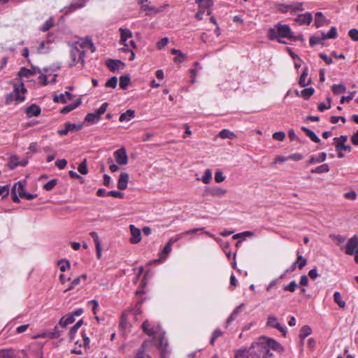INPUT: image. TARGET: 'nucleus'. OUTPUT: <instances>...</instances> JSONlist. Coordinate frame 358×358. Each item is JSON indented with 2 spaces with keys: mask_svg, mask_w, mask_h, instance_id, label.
Segmentation results:
<instances>
[{
  "mask_svg": "<svg viewBox=\"0 0 358 358\" xmlns=\"http://www.w3.org/2000/svg\"><path fill=\"white\" fill-rule=\"evenodd\" d=\"M264 341L261 337L251 345L248 349L250 358H268L272 356V353L269 352Z\"/></svg>",
  "mask_w": 358,
  "mask_h": 358,
  "instance_id": "obj_1",
  "label": "nucleus"
},
{
  "mask_svg": "<svg viewBox=\"0 0 358 358\" xmlns=\"http://www.w3.org/2000/svg\"><path fill=\"white\" fill-rule=\"evenodd\" d=\"M268 36L271 40L278 39L280 43H283L282 38H293L292 31L287 24H277L275 27L270 28Z\"/></svg>",
  "mask_w": 358,
  "mask_h": 358,
  "instance_id": "obj_2",
  "label": "nucleus"
},
{
  "mask_svg": "<svg viewBox=\"0 0 358 358\" xmlns=\"http://www.w3.org/2000/svg\"><path fill=\"white\" fill-rule=\"evenodd\" d=\"M70 61L69 66H74L80 61L84 62L85 52L83 50L74 46L73 44L70 45Z\"/></svg>",
  "mask_w": 358,
  "mask_h": 358,
  "instance_id": "obj_3",
  "label": "nucleus"
},
{
  "mask_svg": "<svg viewBox=\"0 0 358 358\" xmlns=\"http://www.w3.org/2000/svg\"><path fill=\"white\" fill-rule=\"evenodd\" d=\"M108 106V103H103L94 113H88L85 121L90 124L97 123L101 119V115L106 111Z\"/></svg>",
  "mask_w": 358,
  "mask_h": 358,
  "instance_id": "obj_4",
  "label": "nucleus"
},
{
  "mask_svg": "<svg viewBox=\"0 0 358 358\" xmlns=\"http://www.w3.org/2000/svg\"><path fill=\"white\" fill-rule=\"evenodd\" d=\"M266 324L271 327L277 329L283 334V336L286 335V327L280 324V323L278 322V317L275 315H268Z\"/></svg>",
  "mask_w": 358,
  "mask_h": 358,
  "instance_id": "obj_5",
  "label": "nucleus"
},
{
  "mask_svg": "<svg viewBox=\"0 0 358 358\" xmlns=\"http://www.w3.org/2000/svg\"><path fill=\"white\" fill-rule=\"evenodd\" d=\"M357 251H358V236L355 235L348 240L345 245V253L352 255Z\"/></svg>",
  "mask_w": 358,
  "mask_h": 358,
  "instance_id": "obj_6",
  "label": "nucleus"
},
{
  "mask_svg": "<svg viewBox=\"0 0 358 358\" xmlns=\"http://www.w3.org/2000/svg\"><path fill=\"white\" fill-rule=\"evenodd\" d=\"M114 157L119 165H126L128 163V157L124 147L120 148L114 152Z\"/></svg>",
  "mask_w": 358,
  "mask_h": 358,
  "instance_id": "obj_7",
  "label": "nucleus"
},
{
  "mask_svg": "<svg viewBox=\"0 0 358 358\" xmlns=\"http://www.w3.org/2000/svg\"><path fill=\"white\" fill-rule=\"evenodd\" d=\"M74 46L78 47V48H80L83 50V49L85 48H90L92 50V52L94 51V47L92 42V41L88 38H80L78 41L74 42L72 43Z\"/></svg>",
  "mask_w": 358,
  "mask_h": 358,
  "instance_id": "obj_8",
  "label": "nucleus"
},
{
  "mask_svg": "<svg viewBox=\"0 0 358 358\" xmlns=\"http://www.w3.org/2000/svg\"><path fill=\"white\" fill-rule=\"evenodd\" d=\"M262 340H264V341L266 342V348L270 351L271 350H275L277 352H282L283 350L282 346L278 343L276 341L266 338V337H262Z\"/></svg>",
  "mask_w": 358,
  "mask_h": 358,
  "instance_id": "obj_9",
  "label": "nucleus"
},
{
  "mask_svg": "<svg viewBox=\"0 0 358 358\" xmlns=\"http://www.w3.org/2000/svg\"><path fill=\"white\" fill-rule=\"evenodd\" d=\"M130 232H131V238L130 242L132 244H136L141 241V230L135 227L134 224H131L129 226Z\"/></svg>",
  "mask_w": 358,
  "mask_h": 358,
  "instance_id": "obj_10",
  "label": "nucleus"
},
{
  "mask_svg": "<svg viewBox=\"0 0 358 358\" xmlns=\"http://www.w3.org/2000/svg\"><path fill=\"white\" fill-rule=\"evenodd\" d=\"M129 178V177L127 173L122 172L119 176L117 182V188L120 190L125 189L127 187Z\"/></svg>",
  "mask_w": 358,
  "mask_h": 358,
  "instance_id": "obj_11",
  "label": "nucleus"
},
{
  "mask_svg": "<svg viewBox=\"0 0 358 358\" xmlns=\"http://www.w3.org/2000/svg\"><path fill=\"white\" fill-rule=\"evenodd\" d=\"M166 6H168V5L164 4L159 8H156L155 6H150L148 3H146L141 6V8L147 12V15H150L152 13H157L162 12Z\"/></svg>",
  "mask_w": 358,
  "mask_h": 358,
  "instance_id": "obj_12",
  "label": "nucleus"
},
{
  "mask_svg": "<svg viewBox=\"0 0 358 358\" xmlns=\"http://www.w3.org/2000/svg\"><path fill=\"white\" fill-rule=\"evenodd\" d=\"M120 43L126 47H128V44L126 43L128 38L132 37L131 31L128 29L120 28Z\"/></svg>",
  "mask_w": 358,
  "mask_h": 358,
  "instance_id": "obj_13",
  "label": "nucleus"
},
{
  "mask_svg": "<svg viewBox=\"0 0 358 358\" xmlns=\"http://www.w3.org/2000/svg\"><path fill=\"white\" fill-rule=\"evenodd\" d=\"M195 2L199 4V8L207 10V15L211 14L209 8L213 6V0H196Z\"/></svg>",
  "mask_w": 358,
  "mask_h": 358,
  "instance_id": "obj_14",
  "label": "nucleus"
},
{
  "mask_svg": "<svg viewBox=\"0 0 358 358\" xmlns=\"http://www.w3.org/2000/svg\"><path fill=\"white\" fill-rule=\"evenodd\" d=\"M73 98V95L69 92H65L59 95H55L53 100L55 102L66 103L67 101L71 100Z\"/></svg>",
  "mask_w": 358,
  "mask_h": 358,
  "instance_id": "obj_15",
  "label": "nucleus"
},
{
  "mask_svg": "<svg viewBox=\"0 0 358 358\" xmlns=\"http://www.w3.org/2000/svg\"><path fill=\"white\" fill-rule=\"evenodd\" d=\"M12 192L15 194H18L20 197H24V195H25L26 193L22 182H16L13 187Z\"/></svg>",
  "mask_w": 358,
  "mask_h": 358,
  "instance_id": "obj_16",
  "label": "nucleus"
},
{
  "mask_svg": "<svg viewBox=\"0 0 358 358\" xmlns=\"http://www.w3.org/2000/svg\"><path fill=\"white\" fill-rule=\"evenodd\" d=\"M85 4V0H78V2H72L69 6L66 8V12L70 13L76 9L83 8Z\"/></svg>",
  "mask_w": 358,
  "mask_h": 358,
  "instance_id": "obj_17",
  "label": "nucleus"
},
{
  "mask_svg": "<svg viewBox=\"0 0 358 358\" xmlns=\"http://www.w3.org/2000/svg\"><path fill=\"white\" fill-rule=\"evenodd\" d=\"M106 65L111 71L115 72L123 66V63L120 60L109 59L106 62Z\"/></svg>",
  "mask_w": 358,
  "mask_h": 358,
  "instance_id": "obj_18",
  "label": "nucleus"
},
{
  "mask_svg": "<svg viewBox=\"0 0 358 358\" xmlns=\"http://www.w3.org/2000/svg\"><path fill=\"white\" fill-rule=\"evenodd\" d=\"M20 90L22 94L24 93V92H26V89L24 88L22 84L20 86L15 85L13 94L15 96L16 100L22 101L24 100V96L20 95Z\"/></svg>",
  "mask_w": 358,
  "mask_h": 358,
  "instance_id": "obj_19",
  "label": "nucleus"
},
{
  "mask_svg": "<svg viewBox=\"0 0 358 358\" xmlns=\"http://www.w3.org/2000/svg\"><path fill=\"white\" fill-rule=\"evenodd\" d=\"M312 19L313 18H312L311 14L309 13H306L305 14L299 15L297 17V18L296 19V21L298 22L301 24H309L311 22Z\"/></svg>",
  "mask_w": 358,
  "mask_h": 358,
  "instance_id": "obj_20",
  "label": "nucleus"
},
{
  "mask_svg": "<svg viewBox=\"0 0 358 358\" xmlns=\"http://www.w3.org/2000/svg\"><path fill=\"white\" fill-rule=\"evenodd\" d=\"M75 321V317H73V315L68 314L64 316H63L60 320H59V324L63 327H66L67 325L73 323Z\"/></svg>",
  "mask_w": 358,
  "mask_h": 358,
  "instance_id": "obj_21",
  "label": "nucleus"
},
{
  "mask_svg": "<svg viewBox=\"0 0 358 358\" xmlns=\"http://www.w3.org/2000/svg\"><path fill=\"white\" fill-rule=\"evenodd\" d=\"M135 116V111L134 110H127L126 112L121 114L120 117V122H129Z\"/></svg>",
  "mask_w": 358,
  "mask_h": 358,
  "instance_id": "obj_22",
  "label": "nucleus"
},
{
  "mask_svg": "<svg viewBox=\"0 0 358 358\" xmlns=\"http://www.w3.org/2000/svg\"><path fill=\"white\" fill-rule=\"evenodd\" d=\"M41 113L40 108L33 104L27 109V113L29 117H34V116H38Z\"/></svg>",
  "mask_w": 358,
  "mask_h": 358,
  "instance_id": "obj_23",
  "label": "nucleus"
},
{
  "mask_svg": "<svg viewBox=\"0 0 358 358\" xmlns=\"http://www.w3.org/2000/svg\"><path fill=\"white\" fill-rule=\"evenodd\" d=\"M51 43L50 40L41 41L37 48V52L40 54L46 53L49 50L48 45Z\"/></svg>",
  "mask_w": 358,
  "mask_h": 358,
  "instance_id": "obj_24",
  "label": "nucleus"
},
{
  "mask_svg": "<svg viewBox=\"0 0 358 358\" xmlns=\"http://www.w3.org/2000/svg\"><path fill=\"white\" fill-rule=\"evenodd\" d=\"M244 306V304L243 303H241V305H239L238 306H237L234 310V311L232 312V313L231 314V315L228 317L227 320V324L229 325L232 321H234L237 317L238 315H239V313H241V309Z\"/></svg>",
  "mask_w": 358,
  "mask_h": 358,
  "instance_id": "obj_25",
  "label": "nucleus"
},
{
  "mask_svg": "<svg viewBox=\"0 0 358 358\" xmlns=\"http://www.w3.org/2000/svg\"><path fill=\"white\" fill-rule=\"evenodd\" d=\"M301 129L305 132L306 135L309 137L313 142L315 143H319L320 141V139L319 137L315 134L314 131L312 130L303 127Z\"/></svg>",
  "mask_w": 358,
  "mask_h": 358,
  "instance_id": "obj_26",
  "label": "nucleus"
},
{
  "mask_svg": "<svg viewBox=\"0 0 358 358\" xmlns=\"http://www.w3.org/2000/svg\"><path fill=\"white\" fill-rule=\"evenodd\" d=\"M219 136L223 139H226V138L234 139V138H236V135L234 132L229 131V129H222L219 133Z\"/></svg>",
  "mask_w": 358,
  "mask_h": 358,
  "instance_id": "obj_27",
  "label": "nucleus"
},
{
  "mask_svg": "<svg viewBox=\"0 0 358 358\" xmlns=\"http://www.w3.org/2000/svg\"><path fill=\"white\" fill-rule=\"evenodd\" d=\"M143 331L149 336H153L156 334L157 331L153 327H150V324L148 321H145L142 324Z\"/></svg>",
  "mask_w": 358,
  "mask_h": 358,
  "instance_id": "obj_28",
  "label": "nucleus"
},
{
  "mask_svg": "<svg viewBox=\"0 0 358 358\" xmlns=\"http://www.w3.org/2000/svg\"><path fill=\"white\" fill-rule=\"evenodd\" d=\"M168 345L167 341L164 340V336H162L159 339V343L157 345V348L160 351L161 355L163 352L166 353L167 355H169V352L166 349Z\"/></svg>",
  "mask_w": 358,
  "mask_h": 358,
  "instance_id": "obj_29",
  "label": "nucleus"
},
{
  "mask_svg": "<svg viewBox=\"0 0 358 358\" xmlns=\"http://www.w3.org/2000/svg\"><path fill=\"white\" fill-rule=\"evenodd\" d=\"M307 76H308V68L306 67L303 70V71L301 73L300 78H299V83L301 87H306L310 84V80L309 79L308 80H306Z\"/></svg>",
  "mask_w": 358,
  "mask_h": 358,
  "instance_id": "obj_30",
  "label": "nucleus"
},
{
  "mask_svg": "<svg viewBox=\"0 0 358 358\" xmlns=\"http://www.w3.org/2000/svg\"><path fill=\"white\" fill-rule=\"evenodd\" d=\"M311 332H312V329L309 326L305 325V326L302 327V328L301 329V334H300L301 345H303V341H304L305 338L307 337L308 336H309L311 334Z\"/></svg>",
  "mask_w": 358,
  "mask_h": 358,
  "instance_id": "obj_31",
  "label": "nucleus"
},
{
  "mask_svg": "<svg viewBox=\"0 0 358 358\" xmlns=\"http://www.w3.org/2000/svg\"><path fill=\"white\" fill-rule=\"evenodd\" d=\"M0 358H17L13 350L10 348L0 350Z\"/></svg>",
  "mask_w": 358,
  "mask_h": 358,
  "instance_id": "obj_32",
  "label": "nucleus"
},
{
  "mask_svg": "<svg viewBox=\"0 0 358 358\" xmlns=\"http://www.w3.org/2000/svg\"><path fill=\"white\" fill-rule=\"evenodd\" d=\"M80 103H81V101L80 99H78L75 103L69 104V105L64 107L61 110V113L63 114H66V113L74 110L75 108H76L80 104Z\"/></svg>",
  "mask_w": 358,
  "mask_h": 358,
  "instance_id": "obj_33",
  "label": "nucleus"
},
{
  "mask_svg": "<svg viewBox=\"0 0 358 358\" xmlns=\"http://www.w3.org/2000/svg\"><path fill=\"white\" fill-rule=\"evenodd\" d=\"M154 345V339L153 338H149L145 340L139 349L143 350L144 351H149Z\"/></svg>",
  "mask_w": 358,
  "mask_h": 358,
  "instance_id": "obj_34",
  "label": "nucleus"
},
{
  "mask_svg": "<svg viewBox=\"0 0 358 358\" xmlns=\"http://www.w3.org/2000/svg\"><path fill=\"white\" fill-rule=\"evenodd\" d=\"M227 189L220 187H214L210 191V195L213 196L221 197L225 195Z\"/></svg>",
  "mask_w": 358,
  "mask_h": 358,
  "instance_id": "obj_35",
  "label": "nucleus"
},
{
  "mask_svg": "<svg viewBox=\"0 0 358 358\" xmlns=\"http://www.w3.org/2000/svg\"><path fill=\"white\" fill-rule=\"evenodd\" d=\"M325 21V17L321 12H317L315 14V24L317 27H320L323 25Z\"/></svg>",
  "mask_w": 358,
  "mask_h": 358,
  "instance_id": "obj_36",
  "label": "nucleus"
},
{
  "mask_svg": "<svg viewBox=\"0 0 358 358\" xmlns=\"http://www.w3.org/2000/svg\"><path fill=\"white\" fill-rule=\"evenodd\" d=\"M36 68H34V71H36ZM36 71H33L30 69H28L25 67H22L20 69L19 73H18V75L20 77H27V78H29L31 76L34 75Z\"/></svg>",
  "mask_w": 358,
  "mask_h": 358,
  "instance_id": "obj_37",
  "label": "nucleus"
},
{
  "mask_svg": "<svg viewBox=\"0 0 358 358\" xmlns=\"http://www.w3.org/2000/svg\"><path fill=\"white\" fill-rule=\"evenodd\" d=\"M329 171V168L328 164H324L321 166H317V168L312 169L311 173H327Z\"/></svg>",
  "mask_w": 358,
  "mask_h": 358,
  "instance_id": "obj_38",
  "label": "nucleus"
},
{
  "mask_svg": "<svg viewBox=\"0 0 358 358\" xmlns=\"http://www.w3.org/2000/svg\"><path fill=\"white\" fill-rule=\"evenodd\" d=\"M332 91L334 94H339L345 92L346 87L343 84L333 85Z\"/></svg>",
  "mask_w": 358,
  "mask_h": 358,
  "instance_id": "obj_39",
  "label": "nucleus"
},
{
  "mask_svg": "<svg viewBox=\"0 0 358 358\" xmlns=\"http://www.w3.org/2000/svg\"><path fill=\"white\" fill-rule=\"evenodd\" d=\"M334 300L335 303H336L339 307L344 308L345 306V302L342 300L341 294L338 292H336L334 294Z\"/></svg>",
  "mask_w": 358,
  "mask_h": 358,
  "instance_id": "obj_40",
  "label": "nucleus"
},
{
  "mask_svg": "<svg viewBox=\"0 0 358 358\" xmlns=\"http://www.w3.org/2000/svg\"><path fill=\"white\" fill-rule=\"evenodd\" d=\"M337 37V31L335 27H331L327 34H322V39L335 38Z\"/></svg>",
  "mask_w": 358,
  "mask_h": 358,
  "instance_id": "obj_41",
  "label": "nucleus"
},
{
  "mask_svg": "<svg viewBox=\"0 0 358 358\" xmlns=\"http://www.w3.org/2000/svg\"><path fill=\"white\" fill-rule=\"evenodd\" d=\"M54 25V19L52 17H50L43 25L40 28V30L42 31H47Z\"/></svg>",
  "mask_w": 358,
  "mask_h": 358,
  "instance_id": "obj_42",
  "label": "nucleus"
},
{
  "mask_svg": "<svg viewBox=\"0 0 358 358\" xmlns=\"http://www.w3.org/2000/svg\"><path fill=\"white\" fill-rule=\"evenodd\" d=\"M64 126L67 127V129L70 131H80L83 128L82 124H72L70 122L65 123Z\"/></svg>",
  "mask_w": 358,
  "mask_h": 358,
  "instance_id": "obj_43",
  "label": "nucleus"
},
{
  "mask_svg": "<svg viewBox=\"0 0 358 358\" xmlns=\"http://www.w3.org/2000/svg\"><path fill=\"white\" fill-rule=\"evenodd\" d=\"M171 53L173 55H178V57H174L175 62H182L183 59L185 58V54H183L180 50L176 49H172Z\"/></svg>",
  "mask_w": 358,
  "mask_h": 358,
  "instance_id": "obj_44",
  "label": "nucleus"
},
{
  "mask_svg": "<svg viewBox=\"0 0 358 358\" xmlns=\"http://www.w3.org/2000/svg\"><path fill=\"white\" fill-rule=\"evenodd\" d=\"M130 83V78L128 76H122L120 78V87L124 90Z\"/></svg>",
  "mask_w": 358,
  "mask_h": 358,
  "instance_id": "obj_45",
  "label": "nucleus"
},
{
  "mask_svg": "<svg viewBox=\"0 0 358 358\" xmlns=\"http://www.w3.org/2000/svg\"><path fill=\"white\" fill-rule=\"evenodd\" d=\"M235 358H250L248 350L240 349L235 353Z\"/></svg>",
  "mask_w": 358,
  "mask_h": 358,
  "instance_id": "obj_46",
  "label": "nucleus"
},
{
  "mask_svg": "<svg viewBox=\"0 0 358 358\" xmlns=\"http://www.w3.org/2000/svg\"><path fill=\"white\" fill-rule=\"evenodd\" d=\"M17 166H20V161L18 160V158L17 156L13 155L10 157V159L8 164V166L10 169H14Z\"/></svg>",
  "mask_w": 358,
  "mask_h": 358,
  "instance_id": "obj_47",
  "label": "nucleus"
},
{
  "mask_svg": "<svg viewBox=\"0 0 358 358\" xmlns=\"http://www.w3.org/2000/svg\"><path fill=\"white\" fill-rule=\"evenodd\" d=\"M315 90L313 87L305 88L301 92V95L305 99L310 98L314 93Z\"/></svg>",
  "mask_w": 358,
  "mask_h": 358,
  "instance_id": "obj_48",
  "label": "nucleus"
},
{
  "mask_svg": "<svg viewBox=\"0 0 358 358\" xmlns=\"http://www.w3.org/2000/svg\"><path fill=\"white\" fill-rule=\"evenodd\" d=\"M78 171L83 174L86 175L88 173V169L87 165V160L85 159L78 166Z\"/></svg>",
  "mask_w": 358,
  "mask_h": 358,
  "instance_id": "obj_49",
  "label": "nucleus"
},
{
  "mask_svg": "<svg viewBox=\"0 0 358 358\" xmlns=\"http://www.w3.org/2000/svg\"><path fill=\"white\" fill-rule=\"evenodd\" d=\"M212 178V172L210 169H208L205 171L204 175L202 177V182L205 184H208Z\"/></svg>",
  "mask_w": 358,
  "mask_h": 358,
  "instance_id": "obj_50",
  "label": "nucleus"
},
{
  "mask_svg": "<svg viewBox=\"0 0 358 358\" xmlns=\"http://www.w3.org/2000/svg\"><path fill=\"white\" fill-rule=\"evenodd\" d=\"M83 320H79L69 331L70 338L72 339L73 336L76 334L78 329L81 327Z\"/></svg>",
  "mask_w": 358,
  "mask_h": 358,
  "instance_id": "obj_51",
  "label": "nucleus"
},
{
  "mask_svg": "<svg viewBox=\"0 0 358 358\" xmlns=\"http://www.w3.org/2000/svg\"><path fill=\"white\" fill-rule=\"evenodd\" d=\"M57 184V180L52 179L44 185L43 188L47 191H50L56 186Z\"/></svg>",
  "mask_w": 358,
  "mask_h": 358,
  "instance_id": "obj_52",
  "label": "nucleus"
},
{
  "mask_svg": "<svg viewBox=\"0 0 358 358\" xmlns=\"http://www.w3.org/2000/svg\"><path fill=\"white\" fill-rule=\"evenodd\" d=\"M59 269L61 271L64 272L67 268L70 267V263L66 259H62L58 262Z\"/></svg>",
  "mask_w": 358,
  "mask_h": 358,
  "instance_id": "obj_53",
  "label": "nucleus"
},
{
  "mask_svg": "<svg viewBox=\"0 0 358 358\" xmlns=\"http://www.w3.org/2000/svg\"><path fill=\"white\" fill-rule=\"evenodd\" d=\"M298 267L299 269H302L307 264V260L303 257L299 253L297 254V262Z\"/></svg>",
  "mask_w": 358,
  "mask_h": 358,
  "instance_id": "obj_54",
  "label": "nucleus"
},
{
  "mask_svg": "<svg viewBox=\"0 0 358 358\" xmlns=\"http://www.w3.org/2000/svg\"><path fill=\"white\" fill-rule=\"evenodd\" d=\"M290 11H296V10H303V3L300 2H296L288 5Z\"/></svg>",
  "mask_w": 358,
  "mask_h": 358,
  "instance_id": "obj_55",
  "label": "nucleus"
},
{
  "mask_svg": "<svg viewBox=\"0 0 358 358\" xmlns=\"http://www.w3.org/2000/svg\"><path fill=\"white\" fill-rule=\"evenodd\" d=\"M297 287V284L294 280L291 281L287 285L284 287L285 291L294 292Z\"/></svg>",
  "mask_w": 358,
  "mask_h": 358,
  "instance_id": "obj_56",
  "label": "nucleus"
},
{
  "mask_svg": "<svg viewBox=\"0 0 358 358\" xmlns=\"http://www.w3.org/2000/svg\"><path fill=\"white\" fill-rule=\"evenodd\" d=\"M117 78L115 76L112 77L106 83V87L115 88L117 86Z\"/></svg>",
  "mask_w": 358,
  "mask_h": 358,
  "instance_id": "obj_57",
  "label": "nucleus"
},
{
  "mask_svg": "<svg viewBox=\"0 0 358 358\" xmlns=\"http://www.w3.org/2000/svg\"><path fill=\"white\" fill-rule=\"evenodd\" d=\"M135 358H152V357L150 355L147 354L146 351H144L138 348L136 351Z\"/></svg>",
  "mask_w": 358,
  "mask_h": 358,
  "instance_id": "obj_58",
  "label": "nucleus"
},
{
  "mask_svg": "<svg viewBox=\"0 0 358 358\" xmlns=\"http://www.w3.org/2000/svg\"><path fill=\"white\" fill-rule=\"evenodd\" d=\"M203 229V228H200V229L195 228V229H191V230H188V231H184L182 233L178 234V236L179 238H182L185 235L196 234L197 231H202Z\"/></svg>",
  "mask_w": 358,
  "mask_h": 358,
  "instance_id": "obj_59",
  "label": "nucleus"
},
{
  "mask_svg": "<svg viewBox=\"0 0 358 358\" xmlns=\"http://www.w3.org/2000/svg\"><path fill=\"white\" fill-rule=\"evenodd\" d=\"M81 280V277L76 278L71 283L70 286L64 290V292H66L69 290L73 289L76 286L80 284Z\"/></svg>",
  "mask_w": 358,
  "mask_h": 358,
  "instance_id": "obj_60",
  "label": "nucleus"
},
{
  "mask_svg": "<svg viewBox=\"0 0 358 358\" xmlns=\"http://www.w3.org/2000/svg\"><path fill=\"white\" fill-rule=\"evenodd\" d=\"M273 138L277 141H283L285 138V133L283 131L275 132L273 136Z\"/></svg>",
  "mask_w": 358,
  "mask_h": 358,
  "instance_id": "obj_61",
  "label": "nucleus"
},
{
  "mask_svg": "<svg viewBox=\"0 0 358 358\" xmlns=\"http://www.w3.org/2000/svg\"><path fill=\"white\" fill-rule=\"evenodd\" d=\"M336 150H342L345 152H350L352 150V148L350 145H336Z\"/></svg>",
  "mask_w": 358,
  "mask_h": 358,
  "instance_id": "obj_62",
  "label": "nucleus"
},
{
  "mask_svg": "<svg viewBox=\"0 0 358 358\" xmlns=\"http://www.w3.org/2000/svg\"><path fill=\"white\" fill-rule=\"evenodd\" d=\"M171 251V247L166 245L163 248L162 252L160 253V257L162 259H165L166 255H168Z\"/></svg>",
  "mask_w": 358,
  "mask_h": 358,
  "instance_id": "obj_63",
  "label": "nucleus"
},
{
  "mask_svg": "<svg viewBox=\"0 0 358 358\" xmlns=\"http://www.w3.org/2000/svg\"><path fill=\"white\" fill-rule=\"evenodd\" d=\"M350 37L355 41H358V30L356 29H352L348 33Z\"/></svg>",
  "mask_w": 358,
  "mask_h": 358,
  "instance_id": "obj_64",
  "label": "nucleus"
}]
</instances>
